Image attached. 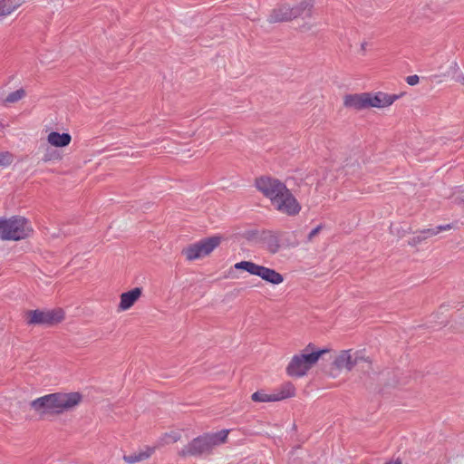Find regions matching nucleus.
I'll return each instance as SVG.
<instances>
[{
	"label": "nucleus",
	"mask_w": 464,
	"mask_h": 464,
	"mask_svg": "<svg viewBox=\"0 0 464 464\" xmlns=\"http://www.w3.org/2000/svg\"><path fill=\"white\" fill-rule=\"evenodd\" d=\"M82 400L80 392H54L31 401V407L36 411L60 414L75 408Z\"/></svg>",
	"instance_id": "f257e3e1"
},
{
	"label": "nucleus",
	"mask_w": 464,
	"mask_h": 464,
	"mask_svg": "<svg viewBox=\"0 0 464 464\" xmlns=\"http://www.w3.org/2000/svg\"><path fill=\"white\" fill-rule=\"evenodd\" d=\"M228 430H223L216 433L198 437L185 446L179 451V455L186 457L208 453L215 446L225 442Z\"/></svg>",
	"instance_id": "f03ea898"
},
{
	"label": "nucleus",
	"mask_w": 464,
	"mask_h": 464,
	"mask_svg": "<svg viewBox=\"0 0 464 464\" xmlns=\"http://www.w3.org/2000/svg\"><path fill=\"white\" fill-rule=\"evenodd\" d=\"M32 231L30 223L23 217H13L0 220V238L3 240H20Z\"/></svg>",
	"instance_id": "7ed1b4c3"
},
{
	"label": "nucleus",
	"mask_w": 464,
	"mask_h": 464,
	"mask_svg": "<svg viewBox=\"0 0 464 464\" xmlns=\"http://www.w3.org/2000/svg\"><path fill=\"white\" fill-rule=\"evenodd\" d=\"M324 350L295 355L289 362L286 372L293 377H302L314 365Z\"/></svg>",
	"instance_id": "20e7f679"
},
{
	"label": "nucleus",
	"mask_w": 464,
	"mask_h": 464,
	"mask_svg": "<svg viewBox=\"0 0 464 464\" xmlns=\"http://www.w3.org/2000/svg\"><path fill=\"white\" fill-rule=\"evenodd\" d=\"M236 270H245L250 275L259 276L263 280L273 284L279 285L283 283L284 277L275 269L257 265L251 261H241L234 265Z\"/></svg>",
	"instance_id": "39448f33"
},
{
	"label": "nucleus",
	"mask_w": 464,
	"mask_h": 464,
	"mask_svg": "<svg viewBox=\"0 0 464 464\" xmlns=\"http://www.w3.org/2000/svg\"><path fill=\"white\" fill-rule=\"evenodd\" d=\"M27 323L29 324L54 325L64 318V313L62 309L51 310H34L26 313Z\"/></svg>",
	"instance_id": "423d86ee"
},
{
	"label": "nucleus",
	"mask_w": 464,
	"mask_h": 464,
	"mask_svg": "<svg viewBox=\"0 0 464 464\" xmlns=\"http://www.w3.org/2000/svg\"><path fill=\"white\" fill-rule=\"evenodd\" d=\"M220 244V237H212L190 245L183 250L188 260H195L211 253Z\"/></svg>",
	"instance_id": "0eeeda50"
},
{
	"label": "nucleus",
	"mask_w": 464,
	"mask_h": 464,
	"mask_svg": "<svg viewBox=\"0 0 464 464\" xmlns=\"http://www.w3.org/2000/svg\"><path fill=\"white\" fill-rule=\"evenodd\" d=\"M220 244V237H212L190 245L183 250L188 260H195L211 253Z\"/></svg>",
	"instance_id": "6e6552de"
},
{
	"label": "nucleus",
	"mask_w": 464,
	"mask_h": 464,
	"mask_svg": "<svg viewBox=\"0 0 464 464\" xmlns=\"http://www.w3.org/2000/svg\"><path fill=\"white\" fill-rule=\"evenodd\" d=\"M256 187L271 200V204L286 188V186L280 180L266 176L256 179Z\"/></svg>",
	"instance_id": "1a4fd4ad"
},
{
	"label": "nucleus",
	"mask_w": 464,
	"mask_h": 464,
	"mask_svg": "<svg viewBox=\"0 0 464 464\" xmlns=\"http://www.w3.org/2000/svg\"><path fill=\"white\" fill-rule=\"evenodd\" d=\"M272 205L276 210L288 216H295L301 210V205L287 188Z\"/></svg>",
	"instance_id": "9d476101"
},
{
	"label": "nucleus",
	"mask_w": 464,
	"mask_h": 464,
	"mask_svg": "<svg viewBox=\"0 0 464 464\" xmlns=\"http://www.w3.org/2000/svg\"><path fill=\"white\" fill-rule=\"evenodd\" d=\"M362 361H366L362 351L343 350L335 356L334 365L339 370L349 372Z\"/></svg>",
	"instance_id": "9b49d317"
},
{
	"label": "nucleus",
	"mask_w": 464,
	"mask_h": 464,
	"mask_svg": "<svg viewBox=\"0 0 464 464\" xmlns=\"http://www.w3.org/2000/svg\"><path fill=\"white\" fill-rule=\"evenodd\" d=\"M398 95L388 94L385 92H379L375 94L367 93V108L376 107L383 108L392 105L397 99Z\"/></svg>",
	"instance_id": "f8f14e48"
},
{
	"label": "nucleus",
	"mask_w": 464,
	"mask_h": 464,
	"mask_svg": "<svg viewBox=\"0 0 464 464\" xmlns=\"http://www.w3.org/2000/svg\"><path fill=\"white\" fill-rule=\"evenodd\" d=\"M291 6L288 5H282L272 10L269 14L268 21L270 23L287 22L296 18V12L291 13Z\"/></svg>",
	"instance_id": "ddd939ff"
},
{
	"label": "nucleus",
	"mask_w": 464,
	"mask_h": 464,
	"mask_svg": "<svg viewBox=\"0 0 464 464\" xmlns=\"http://www.w3.org/2000/svg\"><path fill=\"white\" fill-rule=\"evenodd\" d=\"M141 288L135 287L131 289L130 291L122 293L121 295V301L118 306L119 311H126L130 309L135 302L140 297L141 295Z\"/></svg>",
	"instance_id": "4468645a"
},
{
	"label": "nucleus",
	"mask_w": 464,
	"mask_h": 464,
	"mask_svg": "<svg viewBox=\"0 0 464 464\" xmlns=\"http://www.w3.org/2000/svg\"><path fill=\"white\" fill-rule=\"evenodd\" d=\"M344 105L357 110L367 108V93L346 95Z\"/></svg>",
	"instance_id": "2eb2a0df"
},
{
	"label": "nucleus",
	"mask_w": 464,
	"mask_h": 464,
	"mask_svg": "<svg viewBox=\"0 0 464 464\" xmlns=\"http://www.w3.org/2000/svg\"><path fill=\"white\" fill-rule=\"evenodd\" d=\"M154 448L145 447L144 449L130 455H124L123 459L127 463H136L149 459L154 452Z\"/></svg>",
	"instance_id": "dca6fc26"
},
{
	"label": "nucleus",
	"mask_w": 464,
	"mask_h": 464,
	"mask_svg": "<svg viewBox=\"0 0 464 464\" xmlns=\"http://www.w3.org/2000/svg\"><path fill=\"white\" fill-rule=\"evenodd\" d=\"M48 142L54 147H65L69 145L72 137L69 133L52 131L47 137Z\"/></svg>",
	"instance_id": "f3484780"
},
{
	"label": "nucleus",
	"mask_w": 464,
	"mask_h": 464,
	"mask_svg": "<svg viewBox=\"0 0 464 464\" xmlns=\"http://www.w3.org/2000/svg\"><path fill=\"white\" fill-rule=\"evenodd\" d=\"M22 4V0H0V17L9 15Z\"/></svg>",
	"instance_id": "a211bd4d"
},
{
	"label": "nucleus",
	"mask_w": 464,
	"mask_h": 464,
	"mask_svg": "<svg viewBox=\"0 0 464 464\" xmlns=\"http://www.w3.org/2000/svg\"><path fill=\"white\" fill-rule=\"evenodd\" d=\"M313 7V0H304L300 4H298L295 6L291 7V13H297L296 18L303 15L307 14L309 15L311 13V9Z\"/></svg>",
	"instance_id": "6ab92c4d"
},
{
	"label": "nucleus",
	"mask_w": 464,
	"mask_h": 464,
	"mask_svg": "<svg viewBox=\"0 0 464 464\" xmlns=\"http://www.w3.org/2000/svg\"><path fill=\"white\" fill-rule=\"evenodd\" d=\"M276 401H282L286 398L293 397L295 395V388L291 383L284 384L280 390L274 392Z\"/></svg>",
	"instance_id": "aec40b11"
},
{
	"label": "nucleus",
	"mask_w": 464,
	"mask_h": 464,
	"mask_svg": "<svg viewBox=\"0 0 464 464\" xmlns=\"http://www.w3.org/2000/svg\"><path fill=\"white\" fill-rule=\"evenodd\" d=\"M452 228L451 224H446V225H440L434 228H428L421 231V234L423 235V238H428L433 236L438 235L439 233L442 231H448Z\"/></svg>",
	"instance_id": "412c9836"
},
{
	"label": "nucleus",
	"mask_w": 464,
	"mask_h": 464,
	"mask_svg": "<svg viewBox=\"0 0 464 464\" xmlns=\"http://www.w3.org/2000/svg\"><path fill=\"white\" fill-rule=\"evenodd\" d=\"M251 399L256 402H271L276 401V398L274 393L267 394L264 391H257L254 392Z\"/></svg>",
	"instance_id": "4be33fe9"
},
{
	"label": "nucleus",
	"mask_w": 464,
	"mask_h": 464,
	"mask_svg": "<svg viewBox=\"0 0 464 464\" xmlns=\"http://www.w3.org/2000/svg\"><path fill=\"white\" fill-rule=\"evenodd\" d=\"M267 249L270 253H276L279 249V242L276 236L269 235L266 238Z\"/></svg>",
	"instance_id": "5701e85b"
},
{
	"label": "nucleus",
	"mask_w": 464,
	"mask_h": 464,
	"mask_svg": "<svg viewBox=\"0 0 464 464\" xmlns=\"http://www.w3.org/2000/svg\"><path fill=\"white\" fill-rule=\"evenodd\" d=\"M24 96V91L23 89H19L15 92L9 93L5 98V102L9 103L16 102L19 100H21Z\"/></svg>",
	"instance_id": "b1692460"
},
{
	"label": "nucleus",
	"mask_w": 464,
	"mask_h": 464,
	"mask_svg": "<svg viewBox=\"0 0 464 464\" xmlns=\"http://www.w3.org/2000/svg\"><path fill=\"white\" fill-rule=\"evenodd\" d=\"M12 162V155L9 152H0V166L6 167Z\"/></svg>",
	"instance_id": "393cba45"
},
{
	"label": "nucleus",
	"mask_w": 464,
	"mask_h": 464,
	"mask_svg": "<svg viewBox=\"0 0 464 464\" xmlns=\"http://www.w3.org/2000/svg\"><path fill=\"white\" fill-rule=\"evenodd\" d=\"M180 439V434L178 432H170L166 434L164 437L165 443H173L178 441Z\"/></svg>",
	"instance_id": "a878e982"
},
{
	"label": "nucleus",
	"mask_w": 464,
	"mask_h": 464,
	"mask_svg": "<svg viewBox=\"0 0 464 464\" xmlns=\"http://www.w3.org/2000/svg\"><path fill=\"white\" fill-rule=\"evenodd\" d=\"M420 81V78L418 75L414 74V75H410L406 78V82L411 85V86H414L416 85Z\"/></svg>",
	"instance_id": "bb28decb"
},
{
	"label": "nucleus",
	"mask_w": 464,
	"mask_h": 464,
	"mask_svg": "<svg viewBox=\"0 0 464 464\" xmlns=\"http://www.w3.org/2000/svg\"><path fill=\"white\" fill-rule=\"evenodd\" d=\"M321 226H317L314 229L311 230V232L308 235V239L312 240L320 231Z\"/></svg>",
	"instance_id": "cd10ccee"
},
{
	"label": "nucleus",
	"mask_w": 464,
	"mask_h": 464,
	"mask_svg": "<svg viewBox=\"0 0 464 464\" xmlns=\"http://www.w3.org/2000/svg\"><path fill=\"white\" fill-rule=\"evenodd\" d=\"M425 240V238H423V235L420 233V235L417 236V237H414L412 238V242H411V245H416L418 243H420L421 241Z\"/></svg>",
	"instance_id": "c85d7f7f"
},
{
	"label": "nucleus",
	"mask_w": 464,
	"mask_h": 464,
	"mask_svg": "<svg viewBox=\"0 0 464 464\" xmlns=\"http://www.w3.org/2000/svg\"><path fill=\"white\" fill-rule=\"evenodd\" d=\"M385 464H401V461L399 459H397L395 460L389 461Z\"/></svg>",
	"instance_id": "c756f323"
},
{
	"label": "nucleus",
	"mask_w": 464,
	"mask_h": 464,
	"mask_svg": "<svg viewBox=\"0 0 464 464\" xmlns=\"http://www.w3.org/2000/svg\"><path fill=\"white\" fill-rule=\"evenodd\" d=\"M366 47H367V43L366 42L362 43L361 50L364 52L366 50Z\"/></svg>",
	"instance_id": "7c9ffc66"
},
{
	"label": "nucleus",
	"mask_w": 464,
	"mask_h": 464,
	"mask_svg": "<svg viewBox=\"0 0 464 464\" xmlns=\"http://www.w3.org/2000/svg\"><path fill=\"white\" fill-rule=\"evenodd\" d=\"M460 83L464 85V76H462L459 80Z\"/></svg>",
	"instance_id": "2f4dec72"
}]
</instances>
